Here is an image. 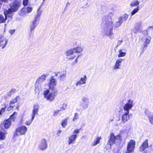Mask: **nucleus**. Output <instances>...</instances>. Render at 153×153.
I'll list each match as a JSON object with an SVG mask.
<instances>
[{"label":"nucleus","mask_w":153,"mask_h":153,"mask_svg":"<svg viewBox=\"0 0 153 153\" xmlns=\"http://www.w3.org/2000/svg\"><path fill=\"white\" fill-rule=\"evenodd\" d=\"M122 140V137L120 135H117L115 136L114 133H111L110 134L109 139L105 148L107 150L111 148V146L115 143L116 142Z\"/></svg>","instance_id":"f257e3e1"},{"label":"nucleus","mask_w":153,"mask_h":153,"mask_svg":"<svg viewBox=\"0 0 153 153\" xmlns=\"http://www.w3.org/2000/svg\"><path fill=\"white\" fill-rule=\"evenodd\" d=\"M43 94L47 100L52 101L54 99L57 95V91H56L54 92L49 93V90L47 89L44 91Z\"/></svg>","instance_id":"f03ea898"},{"label":"nucleus","mask_w":153,"mask_h":153,"mask_svg":"<svg viewBox=\"0 0 153 153\" xmlns=\"http://www.w3.org/2000/svg\"><path fill=\"white\" fill-rule=\"evenodd\" d=\"M39 109V105L38 104H36L33 105L31 118L30 120L26 121L25 122V124L26 125L28 126L31 124L33 120L34 119L36 114H38Z\"/></svg>","instance_id":"7ed1b4c3"},{"label":"nucleus","mask_w":153,"mask_h":153,"mask_svg":"<svg viewBox=\"0 0 153 153\" xmlns=\"http://www.w3.org/2000/svg\"><path fill=\"white\" fill-rule=\"evenodd\" d=\"M136 142L133 140H131L128 142L125 153H133L135 148Z\"/></svg>","instance_id":"20e7f679"},{"label":"nucleus","mask_w":153,"mask_h":153,"mask_svg":"<svg viewBox=\"0 0 153 153\" xmlns=\"http://www.w3.org/2000/svg\"><path fill=\"white\" fill-rule=\"evenodd\" d=\"M27 130V128L25 126H22L18 127L14 134V136H16L18 135V133L20 135L25 134Z\"/></svg>","instance_id":"39448f33"},{"label":"nucleus","mask_w":153,"mask_h":153,"mask_svg":"<svg viewBox=\"0 0 153 153\" xmlns=\"http://www.w3.org/2000/svg\"><path fill=\"white\" fill-rule=\"evenodd\" d=\"M56 84L57 81L54 78V76H51L48 83L49 89L51 90H53L55 88V86L56 85Z\"/></svg>","instance_id":"423d86ee"},{"label":"nucleus","mask_w":153,"mask_h":153,"mask_svg":"<svg viewBox=\"0 0 153 153\" xmlns=\"http://www.w3.org/2000/svg\"><path fill=\"white\" fill-rule=\"evenodd\" d=\"M149 147L148 140H145L142 143L139 147V151L141 152H143V153H148L147 150L145 151Z\"/></svg>","instance_id":"0eeeda50"},{"label":"nucleus","mask_w":153,"mask_h":153,"mask_svg":"<svg viewBox=\"0 0 153 153\" xmlns=\"http://www.w3.org/2000/svg\"><path fill=\"white\" fill-rule=\"evenodd\" d=\"M133 107V101L131 100H129L123 107V109L126 112H129V110Z\"/></svg>","instance_id":"6e6552de"},{"label":"nucleus","mask_w":153,"mask_h":153,"mask_svg":"<svg viewBox=\"0 0 153 153\" xmlns=\"http://www.w3.org/2000/svg\"><path fill=\"white\" fill-rule=\"evenodd\" d=\"M128 16L126 14H125L123 17H120L119 18V20L116 23L115 27H118L120 26L122 23L123 21H125L128 18Z\"/></svg>","instance_id":"1a4fd4ad"},{"label":"nucleus","mask_w":153,"mask_h":153,"mask_svg":"<svg viewBox=\"0 0 153 153\" xmlns=\"http://www.w3.org/2000/svg\"><path fill=\"white\" fill-rule=\"evenodd\" d=\"M20 5V3L19 2L15 1L13 3L10 7L12 9L13 12H16L18 10Z\"/></svg>","instance_id":"9d476101"},{"label":"nucleus","mask_w":153,"mask_h":153,"mask_svg":"<svg viewBox=\"0 0 153 153\" xmlns=\"http://www.w3.org/2000/svg\"><path fill=\"white\" fill-rule=\"evenodd\" d=\"M105 25L107 27H113L114 24L111 17L110 16L106 18L105 20Z\"/></svg>","instance_id":"9b49d317"},{"label":"nucleus","mask_w":153,"mask_h":153,"mask_svg":"<svg viewBox=\"0 0 153 153\" xmlns=\"http://www.w3.org/2000/svg\"><path fill=\"white\" fill-rule=\"evenodd\" d=\"M12 124V121L10 119H7L4 120L3 122V125L4 128L6 129H7L10 128Z\"/></svg>","instance_id":"f8f14e48"},{"label":"nucleus","mask_w":153,"mask_h":153,"mask_svg":"<svg viewBox=\"0 0 153 153\" xmlns=\"http://www.w3.org/2000/svg\"><path fill=\"white\" fill-rule=\"evenodd\" d=\"M8 42V40L5 39L3 36H0V47L2 48H4Z\"/></svg>","instance_id":"ddd939ff"},{"label":"nucleus","mask_w":153,"mask_h":153,"mask_svg":"<svg viewBox=\"0 0 153 153\" xmlns=\"http://www.w3.org/2000/svg\"><path fill=\"white\" fill-rule=\"evenodd\" d=\"M77 135L76 134L71 135L68 138V143L69 145L74 143L75 141Z\"/></svg>","instance_id":"4468645a"},{"label":"nucleus","mask_w":153,"mask_h":153,"mask_svg":"<svg viewBox=\"0 0 153 153\" xmlns=\"http://www.w3.org/2000/svg\"><path fill=\"white\" fill-rule=\"evenodd\" d=\"M129 112H126L122 115V120L123 123H126L129 120Z\"/></svg>","instance_id":"2eb2a0df"},{"label":"nucleus","mask_w":153,"mask_h":153,"mask_svg":"<svg viewBox=\"0 0 153 153\" xmlns=\"http://www.w3.org/2000/svg\"><path fill=\"white\" fill-rule=\"evenodd\" d=\"M39 148L41 150H45L47 147L46 141L45 139L42 140L39 146Z\"/></svg>","instance_id":"dca6fc26"},{"label":"nucleus","mask_w":153,"mask_h":153,"mask_svg":"<svg viewBox=\"0 0 153 153\" xmlns=\"http://www.w3.org/2000/svg\"><path fill=\"white\" fill-rule=\"evenodd\" d=\"M7 134L6 131L3 129V131L0 130V141L4 140L6 139V135Z\"/></svg>","instance_id":"f3484780"},{"label":"nucleus","mask_w":153,"mask_h":153,"mask_svg":"<svg viewBox=\"0 0 153 153\" xmlns=\"http://www.w3.org/2000/svg\"><path fill=\"white\" fill-rule=\"evenodd\" d=\"M86 76L85 75L83 77H81L80 78V80L77 82L76 85V86L78 85H81V84H85L86 83Z\"/></svg>","instance_id":"a211bd4d"},{"label":"nucleus","mask_w":153,"mask_h":153,"mask_svg":"<svg viewBox=\"0 0 153 153\" xmlns=\"http://www.w3.org/2000/svg\"><path fill=\"white\" fill-rule=\"evenodd\" d=\"M78 56L76 57L75 56L74 57H72L68 59V61L71 62L72 65H74L77 62V59Z\"/></svg>","instance_id":"6ab92c4d"},{"label":"nucleus","mask_w":153,"mask_h":153,"mask_svg":"<svg viewBox=\"0 0 153 153\" xmlns=\"http://www.w3.org/2000/svg\"><path fill=\"white\" fill-rule=\"evenodd\" d=\"M46 79V76L45 75H42L40 77L38 78L36 80V84L39 83L43 82Z\"/></svg>","instance_id":"aec40b11"},{"label":"nucleus","mask_w":153,"mask_h":153,"mask_svg":"<svg viewBox=\"0 0 153 153\" xmlns=\"http://www.w3.org/2000/svg\"><path fill=\"white\" fill-rule=\"evenodd\" d=\"M17 114V112H14L10 116L8 119H10V120H11V121H12L13 122H15L17 118L16 115Z\"/></svg>","instance_id":"412c9836"},{"label":"nucleus","mask_w":153,"mask_h":153,"mask_svg":"<svg viewBox=\"0 0 153 153\" xmlns=\"http://www.w3.org/2000/svg\"><path fill=\"white\" fill-rule=\"evenodd\" d=\"M20 98L19 96H16L15 98L12 99L10 102V105H13L17 102L18 100Z\"/></svg>","instance_id":"4be33fe9"},{"label":"nucleus","mask_w":153,"mask_h":153,"mask_svg":"<svg viewBox=\"0 0 153 153\" xmlns=\"http://www.w3.org/2000/svg\"><path fill=\"white\" fill-rule=\"evenodd\" d=\"M36 26V20H34L32 22L30 26L31 32L35 28Z\"/></svg>","instance_id":"5701e85b"},{"label":"nucleus","mask_w":153,"mask_h":153,"mask_svg":"<svg viewBox=\"0 0 153 153\" xmlns=\"http://www.w3.org/2000/svg\"><path fill=\"white\" fill-rule=\"evenodd\" d=\"M7 19V17L5 16L4 18V16L1 14H0V24L2 23H5Z\"/></svg>","instance_id":"b1692460"},{"label":"nucleus","mask_w":153,"mask_h":153,"mask_svg":"<svg viewBox=\"0 0 153 153\" xmlns=\"http://www.w3.org/2000/svg\"><path fill=\"white\" fill-rule=\"evenodd\" d=\"M13 11L12 10V9L10 8H9L8 10H6L4 11V16H6L7 17V16L9 14H11L13 13Z\"/></svg>","instance_id":"393cba45"},{"label":"nucleus","mask_w":153,"mask_h":153,"mask_svg":"<svg viewBox=\"0 0 153 153\" xmlns=\"http://www.w3.org/2000/svg\"><path fill=\"white\" fill-rule=\"evenodd\" d=\"M101 139V137H98L96 138V140L94 141L92 145L93 146H94L97 145L100 143V140Z\"/></svg>","instance_id":"a878e982"},{"label":"nucleus","mask_w":153,"mask_h":153,"mask_svg":"<svg viewBox=\"0 0 153 153\" xmlns=\"http://www.w3.org/2000/svg\"><path fill=\"white\" fill-rule=\"evenodd\" d=\"M73 50L75 53H79L82 51V48L80 47H78L74 48Z\"/></svg>","instance_id":"bb28decb"},{"label":"nucleus","mask_w":153,"mask_h":153,"mask_svg":"<svg viewBox=\"0 0 153 153\" xmlns=\"http://www.w3.org/2000/svg\"><path fill=\"white\" fill-rule=\"evenodd\" d=\"M139 1L138 0H136L134 1L133 2H132L130 4V5L131 7H134L137 6L139 5Z\"/></svg>","instance_id":"cd10ccee"},{"label":"nucleus","mask_w":153,"mask_h":153,"mask_svg":"<svg viewBox=\"0 0 153 153\" xmlns=\"http://www.w3.org/2000/svg\"><path fill=\"white\" fill-rule=\"evenodd\" d=\"M68 118H65L62 120L61 125L63 127H65L67 123Z\"/></svg>","instance_id":"c85d7f7f"},{"label":"nucleus","mask_w":153,"mask_h":153,"mask_svg":"<svg viewBox=\"0 0 153 153\" xmlns=\"http://www.w3.org/2000/svg\"><path fill=\"white\" fill-rule=\"evenodd\" d=\"M119 54L118 55V57H121L124 56L126 55V52H123L122 50H120L119 51Z\"/></svg>","instance_id":"c756f323"},{"label":"nucleus","mask_w":153,"mask_h":153,"mask_svg":"<svg viewBox=\"0 0 153 153\" xmlns=\"http://www.w3.org/2000/svg\"><path fill=\"white\" fill-rule=\"evenodd\" d=\"M73 49H70L69 50H68L66 52V54L68 56H69L70 55H72L73 54Z\"/></svg>","instance_id":"7c9ffc66"},{"label":"nucleus","mask_w":153,"mask_h":153,"mask_svg":"<svg viewBox=\"0 0 153 153\" xmlns=\"http://www.w3.org/2000/svg\"><path fill=\"white\" fill-rule=\"evenodd\" d=\"M139 7H137L136 8L134 9L133 11L131 12V15H133L137 13L139 10Z\"/></svg>","instance_id":"2f4dec72"},{"label":"nucleus","mask_w":153,"mask_h":153,"mask_svg":"<svg viewBox=\"0 0 153 153\" xmlns=\"http://www.w3.org/2000/svg\"><path fill=\"white\" fill-rule=\"evenodd\" d=\"M16 91V90L14 88L12 89L7 93L8 96H11L12 94L14 93Z\"/></svg>","instance_id":"473e14b6"},{"label":"nucleus","mask_w":153,"mask_h":153,"mask_svg":"<svg viewBox=\"0 0 153 153\" xmlns=\"http://www.w3.org/2000/svg\"><path fill=\"white\" fill-rule=\"evenodd\" d=\"M150 122L151 124H153V114L149 115L148 117Z\"/></svg>","instance_id":"72a5a7b5"},{"label":"nucleus","mask_w":153,"mask_h":153,"mask_svg":"<svg viewBox=\"0 0 153 153\" xmlns=\"http://www.w3.org/2000/svg\"><path fill=\"white\" fill-rule=\"evenodd\" d=\"M112 30H113V29L112 28L110 29L109 30V31L108 33L107 34V35L109 36V37L111 38L112 39L113 38V37H111V35L113 34V33H112Z\"/></svg>","instance_id":"f704fd0d"},{"label":"nucleus","mask_w":153,"mask_h":153,"mask_svg":"<svg viewBox=\"0 0 153 153\" xmlns=\"http://www.w3.org/2000/svg\"><path fill=\"white\" fill-rule=\"evenodd\" d=\"M21 16H23L26 13V11L24 8H23L21 10V12L20 13Z\"/></svg>","instance_id":"c9c22d12"},{"label":"nucleus","mask_w":153,"mask_h":153,"mask_svg":"<svg viewBox=\"0 0 153 153\" xmlns=\"http://www.w3.org/2000/svg\"><path fill=\"white\" fill-rule=\"evenodd\" d=\"M10 105L7 108V111H10L13 109L15 105Z\"/></svg>","instance_id":"e433bc0d"},{"label":"nucleus","mask_w":153,"mask_h":153,"mask_svg":"<svg viewBox=\"0 0 153 153\" xmlns=\"http://www.w3.org/2000/svg\"><path fill=\"white\" fill-rule=\"evenodd\" d=\"M32 10V8L31 7H28L26 8V11L27 13H31Z\"/></svg>","instance_id":"4c0bfd02"},{"label":"nucleus","mask_w":153,"mask_h":153,"mask_svg":"<svg viewBox=\"0 0 153 153\" xmlns=\"http://www.w3.org/2000/svg\"><path fill=\"white\" fill-rule=\"evenodd\" d=\"M78 119V114L77 113H76L74 114V116L73 118V120L75 121L76 120Z\"/></svg>","instance_id":"58836bf2"},{"label":"nucleus","mask_w":153,"mask_h":153,"mask_svg":"<svg viewBox=\"0 0 153 153\" xmlns=\"http://www.w3.org/2000/svg\"><path fill=\"white\" fill-rule=\"evenodd\" d=\"M151 38L150 37L146 38L145 41L144 43L148 44L150 42Z\"/></svg>","instance_id":"ea45409f"},{"label":"nucleus","mask_w":153,"mask_h":153,"mask_svg":"<svg viewBox=\"0 0 153 153\" xmlns=\"http://www.w3.org/2000/svg\"><path fill=\"white\" fill-rule=\"evenodd\" d=\"M66 107H67L66 104H65V103L63 104L62 106L60 108V110L62 111V110H65L66 109Z\"/></svg>","instance_id":"a19ab883"},{"label":"nucleus","mask_w":153,"mask_h":153,"mask_svg":"<svg viewBox=\"0 0 153 153\" xmlns=\"http://www.w3.org/2000/svg\"><path fill=\"white\" fill-rule=\"evenodd\" d=\"M120 66V64L117 63V62H116L115 65L114 66V69H118L119 68V67Z\"/></svg>","instance_id":"79ce46f5"},{"label":"nucleus","mask_w":153,"mask_h":153,"mask_svg":"<svg viewBox=\"0 0 153 153\" xmlns=\"http://www.w3.org/2000/svg\"><path fill=\"white\" fill-rule=\"evenodd\" d=\"M65 78V74H62L59 76V78L61 80H63Z\"/></svg>","instance_id":"37998d69"},{"label":"nucleus","mask_w":153,"mask_h":153,"mask_svg":"<svg viewBox=\"0 0 153 153\" xmlns=\"http://www.w3.org/2000/svg\"><path fill=\"white\" fill-rule=\"evenodd\" d=\"M28 0H23V4L24 6H26L28 4Z\"/></svg>","instance_id":"c03bdc74"},{"label":"nucleus","mask_w":153,"mask_h":153,"mask_svg":"<svg viewBox=\"0 0 153 153\" xmlns=\"http://www.w3.org/2000/svg\"><path fill=\"white\" fill-rule=\"evenodd\" d=\"M6 107L5 106L4 108H2L0 110V114L1 115L2 114V113H3L5 112V108H6Z\"/></svg>","instance_id":"a18cd8bd"},{"label":"nucleus","mask_w":153,"mask_h":153,"mask_svg":"<svg viewBox=\"0 0 153 153\" xmlns=\"http://www.w3.org/2000/svg\"><path fill=\"white\" fill-rule=\"evenodd\" d=\"M80 129H76L74 130L73 131V133L74 134H75L79 133L80 131Z\"/></svg>","instance_id":"49530a36"},{"label":"nucleus","mask_w":153,"mask_h":153,"mask_svg":"<svg viewBox=\"0 0 153 153\" xmlns=\"http://www.w3.org/2000/svg\"><path fill=\"white\" fill-rule=\"evenodd\" d=\"M60 110H57L54 111L53 113V115L54 116H57L59 112L60 111Z\"/></svg>","instance_id":"de8ad7c7"},{"label":"nucleus","mask_w":153,"mask_h":153,"mask_svg":"<svg viewBox=\"0 0 153 153\" xmlns=\"http://www.w3.org/2000/svg\"><path fill=\"white\" fill-rule=\"evenodd\" d=\"M15 29L11 30L9 31V33L11 34H13L15 32Z\"/></svg>","instance_id":"09e8293b"},{"label":"nucleus","mask_w":153,"mask_h":153,"mask_svg":"<svg viewBox=\"0 0 153 153\" xmlns=\"http://www.w3.org/2000/svg\"><path fill=\"white\" fill-rule=\"evenodd\" d=\"M145 33H146V35H148L147 30H144L143 31V34H144Z\"/></svg>","instance_id":"8fccbe9b"},{"label":"nucleus","mask_w":153,"mask_h":153,"mask_svg":"<svg viewBox=\"0 0 153 153\" xmlns=\"http://www.w3.org/2000/svg\"><path fill=\"white\" fill-rule=\"evenodd\" d=\"M122 61V59H118L116 61V62H117V63H118L119 64V63H120Z\"/></svg>","instance_id":"3c124183"},{"label":"nucleus","mask_w":153,"mask_h":153,"mask_svg":"<svg viewBox=\"0 0 153 153\" xmlns=\"http://www.w3.org/2000/svg\"><path fill=\"white\" fill-rule=\"evenodd\" d=\"M145 44L143 46V48H146L147 47V44L146 43H144Z\"/></svg>","instance_id":"603ef678"},{"label":"nucleus","mask_w":153,"mask_h":153,"mask_svg":"<svg viewBox=\"0 0 153 153\" xmlns=\"http://www.w3.org/2000/svg\"><path fill=\"white\" fill-rule=\"evenodd\" d=\"M3 148V145L0 144V150Z\"/></svg>","instance_id":"864d4df0"},{"label":"nucleus","mask_w":153,"mask_h":153,"mask_svg":"<svg viewBox=\"0 0 153 153\" xmlns=\"http://www.w3.org/2000/svg\"><path fill=\"white\" fill-rule=\"evenodd\" d=\"M87 100V99L86 98H83V99H82V101H83V102H85V101H86V100Z\"/></svg>","instance_id":"5fc2aeb1"},{"label":"nucleus","mask_w":153,"mask_h":153,"mask_svg":"<svg viewBox=\"0 0 153 153\" xmlns=\"http://www.w3.org/2000/svg\"><path fill=\"white\" fill-rule=\"evenodd\" d=\"M1 1L4 2H7L8 1V0H1Z\"/></svg>","instance_id":"6e6d98bb"},{"label":"nucleus","mask_w":153,"mask_h":153,"mask_svg":"<svg viewBox=\"0 0 153 153\" xmlns=\"http://www.w3.org/2000/svg\"><path fill=\"white\" fill-rule=\"evenodd\" d=\"M61 131L60 130H59L57 132V134H59L61 133Z\"/></svg>","instance_id":"4d7b16f0"},{"label":"nucleus","mask_w":153,"mask_h":153,"mask_svg":"<svg viewBox=\"0 0 153 153\" xmlns=\"http://www.w3.org/2000/svg\"><path fill=\"white\" fill-rule=\"evenodd\" d=\"M58 76V74L57 73H55V76Z\"/></svg>","instance_id":"13d9d810"},{"label":"nucleus","mask_w":153,"mask_h":153,"mask_svg":"<svg viewBox=\"0 0 153 153\" xmlns=\"http://www.w3.org/2000/svg\"><path fill=\"white\" fill-rule=\"evenodd\" d=\"M16 109H17V110H18L19 109V107L18 106H17L16 107Z\"/></svg>","instance_id":"bf43d9fd"},{"label":"nucleus","mask_w":153,"mask_h":153,"mask_svg":"<svg viewBox=\"0 0 153 153\" xmlns=\"http://www.w3.org/2000/svg\"><path fill=\"white\" fill-rule=\"evenodd\" d=\"M140 25H138V27L139 28L140 27Z\"/></svg>","instance_id":"052dcab7"},{"label":"nucleus","mask_w":153,"mask_h":153,"mask_svg":"<svg viewBox=\"0 0 153 153\" xmlns=\"http://www.w3.org/2000/svg\"><path fill=\"white\" fill-rule=\"evenodd\" d=\"M153 26H150V27H149V28H153Z\"/></svg>","instance_id":"680f3d73"},{"label":"nucleus","mask_w":153,"mask_h":153,"mask_svg":"<svg viewBox=\"0 0 153 153\" xmlns=\"http://www.w3.org/2000/svg\"><path fill=\"white\" fill-rule=\"evenodd\" d=\"M0 5H1V3H0Z\"/></svg>","instance_id":"e2e57ef3"}]
</instances>
